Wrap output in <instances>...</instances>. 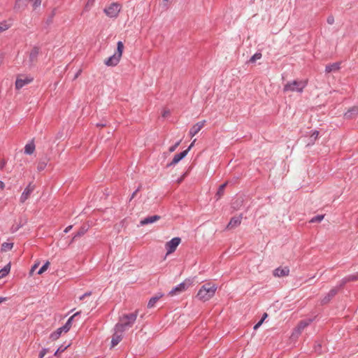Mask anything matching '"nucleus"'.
Listing matches in <instances>:
<instances>
[{
  "instance_id": "obj_1",
  "label": "nucleus",
  "mask_w": 358,
  "mask_h": 358,
  "mask_svg": "<svg viewBox=\"0 0 358 358\" xmlns=\"http://www.w3.org/2000/svg\"><path fill=\"white\" fill-rule=\"evenodd\" d=\"M138 315V311L133 313L123 315L120 318V322L115 325V329L117 331L123 333L127 329L131 327L135 322Z\"/></svg>"
},
{
  "instance_id": "obj_2",
  "label": "nucleus",
  "mask_w": 358,
  "mask_h": 358,
  "mask_svg": "<svg viewBox=\"0 0 358 358\" xmlns=\"http://www.w3.org/2000/svg\"><path fill=\"white\" fill-rule=\"evenodd\" d=\"M217 286L212 283H206L203 285L197 293V297L199 300L206 301L210 299L215 294Z\"/></svg>"
},
{
  "instance_id": "obj_3",
  "label": "nucleus",
  "mask_w": 358,
  "mask_h": 358,
  "mask_svg": "<svg viewBox=\"0 0 358 358\" xmlns=\"http://www.w3.org/2000/svg\"><path fill=\"white\" fill-rule=\"evenodd\" d=\"M123 43L122 41H118L117 43L116 52L112 56H110L106 60H105L104 64L108 66H115L117 65L121 59L123 52Z\"/></svg>"
},
{
  "instance_id": "obj_4",
  "label": "nucleus",
  "mask_w": 358,
  "mask_h": 358,
  "mask_svg": "<svg viewBox=\"0 0 358 358\" xmlns=\"http://www.w3.org/2000/svg\"><path fill=\"white\" fill-rule=\"evenodd\" d=\"M306 85L307 81L306 80H294L285 84L283 87V91L284 92H296L301 93Z\"/></svg>"
},
{
  "instance_id": "obj_5",
  "label": "nucleus",
  "mask_w": 358,
  "mask_h": 358,
  "mask_svg": "<svg viewBox=\"0 0 358 358\" xmlns=\"http://www.w3.org/2000/svg\"><path fill=\"white\" fill-rule=\"evenodd\" d=\"M121 4L117 2H114L110 3L108 7L105 8L103 12L108 17L110 18H115L118 16L119 13L121 10Z\"/></svg>"
},
{
  "instance_id": "obj_6",
  "label": "nucleus",
  "mask_w": 358,
  "mask_h": 358,
  "mask_svg": "<svg viewBox=\"0 0 358 358\" xmlns=\"http://www.w3.org/2000/svg\"><path fill=\"white\" fill-rule=\"evenodd\" d=\"M192 283V280L186 279L184 282L180 283L169 292V295L173 296L176 294L185 291Z\"/></svg>"
},
{
  "instance_id": "obj_7",
  "label": "nucleus",
  "mask_w": 358,
  "mask_h": 358,
  "mask_svg": "<svg viewBox=\"0 0 358 358\" xmlns=\"http://www.w3.org/2000/svg\"><path fill=\"white\" fill-rule=\"evenodd\" d=\"M180 242L181 239L179 237L173 238L171 241H168L165 244V248L166 249V255H169L175 252Z\"/></svg>"
},
{
  "instance_id": "obj_8",
  "label": "nucleus",
  "mask_w": 358,
  "mask_h": 358,
  "mask_svg": "<svg viewBox=\"0 0 358 358\" xmlns=\"http://www.w3.org/2000/svg\"><path fill=\"white\" fill-rule=\"evenodd\" d=\"M35 189V185L32 183H29L24 189L22 192L20 198V203H24L30 196V195L32 194L34 190Z\"/></svg>"
},
{
  "instance_id": "obj_9",
  "label": "nucleus",
  "mask_w": 358,
  "mask_h": 358,
  "mask_svg": "<svg viewBox=\"0 0 358 358\" xmlns=\"http://www.w3.org/2000/svg\"><path fill=\"white\" fill-rule=\"evenodd\" d=\"M28 3H31L34 8H37L41 3V0H16L15 8H20L23 6H26Z\"/></svg>"
},
{
  "instance_id": "obj_10",
  "label": "nucleus",
  "mask_w": 358,
  "mask_h": 358,
  "mask_svg": "<svg viewBox=\"0 0 358 358\" xmlns=\"http://www.w3.org/2000/svg\"><path fill=\"white\" fill-rule=\"evenodd\" d=\"M242 218H243L242 214H241L238 216H234V217H231L226 227L227 229H234V228L237 227L238 226H239L241 223Z\"/></svg>"
},
{
  "instance_id": "obj_11",
  "label": "nucleus",
  "mask_w": 358,
  "mask_h": 358,
  "mask_svg": "<svg viewBox=\"0 0 358 358\" xmlns=\"http://www.w3.org/2000/svg\"><path fill=\"white\" fill-rule=\"evenodd\" d=\"M33 81V78H29L27 76L23 78H17L15 81V87L17 90L22 88L24 85L31 83Z\"/></svg>"
},
{
  "instance_id": "obj_12",
  "label": "nucleus",
  "mask_w": 358,
  "mask_h": 358,
  "mask_svg": "<svg viewBox=\"0 0 358 358\" xmlns=\"http://www.w3.org/2000/svg\"><path fill=\"white\" fill-rule=\"evenodd\" d=\"M339 288L341 287H334L331 289L321 300V303L323 305L329 303L331 299L338 293Z\"/></svg>"
},
{
  "instance_id": "obj_13",
  "label": "nucleus",
  "mask_w": 358,
  "mask_h": 358,
  "mask_svg": "<svg viewBox=\"0 0 358 358\" xmlns=\"http://www.w3.org/2000/svg\"><path fill=\"white\" fill-rule=\"evenodd\" d=\"M187 153H188V150H185L178 154L175 155L172 161L169 164H168L166 166L169 167V166L176 165L180 160H182L184 157H185L186 155H187Z\"/></svg>"
},
{
  "instance_id": "obj_14",
  "label": "nucleus",
  "mask_w": 358,
  "mask_h": 358,
  "mask_svg": "<svg viewBox=\"0 0 358 358\" xmlns=\"http://www.w3.org/2000/svg\"><path fill=\"white\" fill-rule=\"evenodd\" d=\"M205 124H206V120H203V121L199 122L196 123L194 125H193L189 130V136L191 137H193L196 134H197L201 130V129L204 127Z\"/></svg>"
},
{
  "instance_id": "obj_15",
  "label": "nucleus",
  "mask_w": 358,
  "mask_h": 358,
  "mask_svg": "<svg viewBox=\"0 0 358 358\" xmlns=\"http://www.w3.org/2000/svg\"><path fill=\"white\" fill-rule=\"evenodd\" d=\"M289 268L287 266H285L283 268L278 267L273 271V275L275 277L281 278V277L287 276V275H289Z\"/></svg>"
},
{
  "instance_id": "obj_16",
  "label": "nucleus",
  "mask_w": 358,
  "mask_h": 358,
  "mask_svg": "<svg viewBox=\"0 0 358 358\" xmlns=\"http://www.w3.org/2000/svg\"><path fill=\"white\" fill-rule=\"evenodd\" d=\"M40 53V48L34 46L29 52V62L33 64L37 60V57Z\"/></svg>"
},
{
  "instance_id": "obj_17",
  "label": "nucleus",
  "mask_w": 358,
  "mask_h": 358,
  "mask_svg": "<svg viewBox=\"0 0 358 358\" xmlns=\"http://www.w3.org/2000/svg\"><path fill=\"white\" fill-rule=\"evenodd\" d=\"M159 219H160V216L157 215H152V216H149V217H147L143 219L142 220H141L140 224H141V225L143 226V225H146L148 224L154 223L155 222L158 221Z\"/></svg>"
},
{
  "instance_id": "obj_18",
  "label": "nucleus",
  "mask_w": 358,
  "mask_h": 358,
  "mask_svg": "<svg viewBox=\"0 0 358 358\" xmlns=\"http://www.w3.org/2000/svg\"><path fill=\"white\" fill-rule=\"evenodd\" d=\"M312 321L313 320L311 319H307L301 321L295 329L296 333L301 334V331L312 322Z\"/></svg>"
},
{
  "instance_id": "obj_19",
  "label": "nucleus",
  "mask_w": 358,
  "mask_h": 358,
  "mask_svg": "<svg viewBox=\"0 0 358 358\" xmlns=\"http://www.w3.org/2000/svg\"><path fill=\"white\" fill-rule=\"evenodd\" d=\"M115 331L111 340L112 347L117 345L122 341V333H121L120 331H117L115 329Z\"/></svg>"
},
{
  "instance_id": "obj_20",
  "label": "nucleus",
  "mask_w": 358,
  "mask_h": 358,
  "mask_svg": "<svg viewBox=\"0 0 358 358\" xmlns=\"http://www.w3.org/2000/svg\"><path fill=\"white\" fill-rule=\"evenodd\" d=\"M358 115V106H353L350 108L345 113V117L346 119H352Z\"/></svg>"
},
{
  "instance_id": "obj_21",
  "label": "nucleus",
  "mask_w": 358,
  "mask_h": 358,
  "mask_svg": "<svg viewBox=\"0 0 358 358\" xmlns=\"http://www.w3.org/2000/svg\"><path fill=\"white\" fill-rule=\"evenodd\" d=\"M79 314V313H75L73 315H72L71 317H70L68 320L66 321V322L65 323V324L62 327H61L62 329L64 331V333H66L68 332L71 327V325H72V322L73 320V318L77 316Z\"/></svg>"
},
{
  "instance_id": "obj_22",
  "label": "nucleus",
  "mask_w": 358,
  "mask_h": 358,
  "mask_svg": "<svg viewBox=\"0 0 358 358\" xmlns=\"http://www.w3.org/2000/svg\"><path fill=\"white\" fill-rule=\"evenodd\" d=\"M341 68L340 62H335L333 64H330L325 67V72L329 73L333 71H338Z\"/></svg>"
},
{
  "instance_id": "obj_23",
  "label": "nucleus",
  "mask_w": 358,
  "mask_h": 358,
  "mask_svg": "<svg viewBox=\"0 0 358 358\" xmlns=\"http://www.w3.org/2000/svg\"><path fill=\"white\" fill-rule=\"evenodd\" d=\"M35 144L34 140H31L29 143L24 146V153L27 155H31L35 151Z\"/></svg>"
},
{
  "instance_id": "obj_24",
  "label": "nucleus",
  "mask_w": 358,
  "mask_h": 358,
  "mask_svg": "<svg viewBox=\"0 0 358 358\" xmlns=\"http://www.w3.org/2000/svg\"><path fill=\"white\" fill-rule=\"evenodd\" d=\"M355 280H357V273L347 275L342 279L340 287H342L347 282Z\"/></svg>"
},
{
  "instance_id": "obj_25",
  "label": "nucleus",
  "mask_w": 358,
  "mask_h": 358,
  "mask_svg": "<svg viewBox=\"0 0 358 358\" xmlns=\"http://www.w3.org/2000/svg\"><path fill=\"white\" fill-rule=\"evenodd\" d=\"M63 332H64V331L62 329L61 327H59L55 331L52 332L50 335V338L52 341H56L60 337L61 334Z\"/></svg>"
},
{
  "instance_id": "obj_26",
  "label": "nucleus",
  "mask_w": 358,
  "mask_h": 358,
  "mask_svg": "<svg viewBox=\"0 0 358 358\" xmlns=\"http://www.w3.org/2000/svg\"><path fill=\"white\" fill-rule=\"evenodd\" d=\"M10 271V263L7 264L2 269L0 270V279L6 276Z\"/></svg>"
},
{
  "instance_id": "obj_27",
  "label": "nucleus",
  "mask_w": 358,
  "mask_h": 358,
  "mask_svg": "<svg viewBox=\"0 0 358 358\" xmlns=\"http://www.w3.org/2000/svg\"><path fill=\"white\" fill-rule=\"evenodd\" d=\"M162 296V294H160L159 296H155L152 297L148 303V307L149 308H151L155 306V303L158 301V300Z\"/></svg>"
},
{
  "instance_id": "obj_28",
  "label": "nucleus",
  "mask_w": 358,
  "mask_h": 358,
  "mask_svg": "<svg viewBox=\"0 0 358 358\" xmlns=\"http://www.w3.org/2000/svg\"><path fill=\"white\" fill-rule=\"evenodd\" d=\"M87 231V228L85 227H82L73 236V241L77 238L78 237H80L83 236Z\"/></svg>"
},
{
  "instance_id": "obj_29",
  "label": "nucleus",
  "mask_w": 358,
  "mask_h": 358,
  "mask_svg": "<svg viewBox=\"0 0 358 358\" xmlns=\"http://www.w3.org/2000/svg\"><path fill=\"white\" fill-rule=\"evenodd\" d=\"M13 247V243H3L1 244V250L6 252L10 250Z\"/></svg>"
},
{
  "instance_id": "obj_30",
  "label": "nucleus",
  "mask_w": 358,
  "mask_h": 358,
  "mask_svg": "<svg viewBox=\"0 0 358 358\" xmlns=\"http://www.w3.org/2000/svg\"><path fill=\"white\" fill-rule=\"evenodd\" d=\"M227 185V182L221 185L217 192L216 195L218 196L217 199H219L220 196H222L224 194V188Z\"/></svg>"
},
{
  "instance_id": "obj_31",
  "label": "nucleus",
  "mask_w": 358,
  "mask_h": 358,
  "mask_svg": "<svg viewBox=\"0 0 358 358\" xmlns=\"http://www.w3.org/2000/svg\"><path fill=\"white\" fill-rule=\"evenodd\" d=\"M324 217V215H317L311 218L310 223L320 222Z\"/></svg>"
},
{
  "instance_id": "obj_32",
  "label": "nucleus",
  "mask_w": 358,
  "mask_h": 358,
  "mask_svg": "<svg viewBox=\"0 0 358 358\" xmlns=\"http://www.w3.org/2000/svg\"><path fill=\"white\" fill-rule=\"evenodd\" d=\"M262 53H261V52H256L255 55H253L250 57V60H249V62H250V63H254V62H255L257 59H261V58H262Z\"/></svg>"
},
{
  "instance_id": "obj_33",
  "label": "nucleus",
  "mask_w": 358,
  "mask_h": 358,
  "mask_svg": "<svg viewBox=\"0 0 358 358\" xmlns=\"http://www.w3.org/2000/svg\"><path fill=\"white\" fill-rule=\"evenodd\" d=\"M49 265H50V262H46L43 266L42 267L38 270V274L41 275L42 274L43 272H45L49 267Z\"/></svg>"
},
{
  "instance_id": "obj_34",
  "label": "nucleus",
  "mask_w": 358,
  "mask_h": 358,
  "mask_svg": "<svg viewBox=\"0 0 358 358\" xmlns=\"http://www.w3.org/2000/svg\"><path fill=\"white\" fill-rule=\"evenodd\" d=\"M318 136H319V131L317 130H315L310 137V141L312 143H314V142L318 138Z\"/></svg>"
},
{
  "instance_id": "obj_35",
  "label": "nucleus",
  "mask_w": 358,
  "mask_h": 358,
  "mask_svg": "<svg viewBox=\"0 0 358 358\" xmlns=\"http://www.w3.org/2000/svg\"><path fill=\"white\" fill-rule=\"evenodd\" d=\"M69 346V345H65V346H64V345H61L60 347H59V348H57V350H56V352H55L54 355H55V356H57V355H58V354H59V352H64V350H66Z\"/></svg>"
},
{
  "instance_id": "obj_36",
  "label": "nucleus",
  "mask_w": 358,
  "mask_h": 358,
  "mask_svg": "<svg viewBox=\"0 0 358 358\" xmlns=\"http://www.w3.org/2000/svg\"><path fill=\"white\" fill-rule=\"evenodd\" d=\"M9 27L10 26L8 25L6 22H1L0 24V33L8 29Z\"/></svg>"
},
{
  "instance_id": "obj_37",
  "label": "nucleus",
  "mask_w": 358,
  "mask_h": 358,
  "mask_svg": "<svg viewBox=\"0 0 358 358\" xmlns=\"http://www.w3.org/2000/svg\"><path fill=\"white\" fill-rule=\"evenodd\" d=\"M48 352V348H43L41 350V352H39L38 358H43Z\"/></svg>"
},
{
  "instance_id": "obj_38",
  "label": "nucleus",
  "mask_w": 358,
  "mask_h": 358,
  "mask_svg": "<svg viewBox=\"0 0 358 358\" xmlns=\"http://www.w3.org/2000/svg\"><path fill=\"white\" fill-rule=\"evenodd\" d=\"M46 166L45 162H39L37 166L38 171H43Z\"/></svg>"
},
{
  "instance_id": "obj_39",
  "label": "nucleus",
  "mask_w": 358,
  "mask_h": 358,
  "mask_svg": "<svg viewBox=\"0 0 358 358\" xmlns=\"http://www.w3.org/2000/svg\"><path fill=\"white\" fill-rule=\"evenodd\" d=\"M327 22L329 24H333L334 23V16L329 15L327 17Z\"/></svg>"
},
{
  "instance_id": "obj_40",
  "label": "nucleus",
  "mask_w": 358,
  "mask_h": 358,
  "mask_svg": "<svg viewBox=\"0 0 358 358\" xmlns=\"http://www.w3.org/2000/svg\"><path fill=\"white\" fill-rule=\"evenodd\" d=\"M92 295V292H87L85 294H83L82 296L79 297L80 300H83L85 297L90 296Z\"/></svg>"
},
{
  "instance_id": "obj_41",
  "label": "nucleus",
  "mask_w": 358,
  "mask_h": 358,
  "mask_svg": "<svg viewBox=\"0 0 358 358\" xmlns=\"http://www.w3.org/2000/svg\"><path fill=\"white\" fill-rule=\"evenodd\" d=\"M180 143V141H178V142H177L174 145H173V146L170 147V148H169V151H170L171 152H172L175 151V150L176 149V148L179 145Z\"/></svg>"
},
{
  "instance_id": "obj_42",
  "label": "nucleus",
  "mask_w": 358,
  "mask_h": 358,
  "mask_svg": "<svg viewBox=\"0 0 358 358\" xmlns=\"http://www.w3.org/2000/svg\"><path fill=\"white\" fill-rule=\"evenodd\" d=\"M264 322V318H262V320L260 321H259L255 326H254V329L256 330Z\"/></svg>"
},
{
  "instance_id": "obj_43",
  "label": "nucleus",
  "mask_w": 358,
  "mask_h": 358,
  "mask_svg": "<svg viewBox=\"0 0 358 358\" xmlns=\"http://www.w3.org/2000/svg\"><path fill=\"white\" fill-rule=\"evenodd\" d=\"M141 186H139L131 194L130 200L133 199L136 196V193L141 189Z\"/></svg>"
},
{
  "instance_id": "obj_44",
  "label": "nucleus",
  "mask_w": 358,
  "mask_h": 358,
  "mask_svg": "<svg viewBox=\"0 0 358 358\" xmlns=\"http://www.w3.org/2000/svg\"><path fill=\"white\" fill-rule=\"evenodd\" d=\"M38 264H35L32 267H31V269L30 271V273H32L34 272V271L38 267Z\"/></svg>"
},
{
  "instance_id": "obj_45",
  "label": "nucleus",
  "mask_w": 358,
  "mask_h": 358,
  "mask_svg": "<svg viewBox=\"0 0 358 358\" xmlns=\"http://www.w3.org/2000/svg\"><path fill=\"white\" fill-rule=\"evenodd\" d=\"M72 229V225H69L64 229V233H68Z\"/></svg>"
},
{
  "instance_id": "obj_46",
  "label": "nucleus",
  "mask_w": 358,
  "mask_h": 358,
  "mask_svg": "<svg viewBox=\"0 0 358 358\" xmlns=\"http://www.w3.org/2000/svg\"><path fill=\"white\" fill-rule=\"evenodd\" d=\"M196 141V139L193 141V142L190 144V145L188 147L187 150H188V152L190 150V149L193 147L194 142Z\"/></svg>"
},
{
  "instance_id": "obj_47",
  "label": "nucleus",
  "mask_w": 358,
  "mask_h": 358,
  "mask_svg": "<svg viewBox=\"0 0 358 358\" xmlns=\"http://www.w3.org/2000/svg\"><path fill=\"white\" fill-rule=\"evenodd\" d=\"M4 187H5L4 183H3L1 180H0V189H3V188H4Z\"/></svg>"
},
{
  "instance_id": "obj_48",
  "label": "nucleus",
  "mask_w": 358,
  "mask_h": 358,
  "mask_svg": "<svg viewBox=\"0 0 358 358\" xmlns=\"http://www.w3.org/2000/svg\"><path fill=\"white\" fill-rule=\"evenodd\" d=\"M7 300L6 297H0V303H1L3 301H6Z\"/></svg>"
},
{
  "instance_id": "obj_49",
  "label": "nucleus",
  "mask_w": 358,
  "mask_h": 358,
  "mask_svg": "<svg viewBox=\"0 0 358 358\" xmlns=\"http://www.w3.org/2000/svg\"><path fill=\"white\" fill-rule=\"evenodd\" d=\"M106 125V123L96 124V127H103Z\"/></svg>"
},
{
  "instance_id": "obj_50",
  "label": "nucleus",
  "mask_w": 358,
  "mask_h": 358,
  "mask_svg": "<svg viewBox=\"0 0 358 358\" xmlns=\"http://www.w3.org/2000/svg\"><path fill=\"white\" fill-rule=\"evenodd\" d=\"M163 1L166 3H171L172 1V0H163Z\"/></svg>"
},
{
  "instance_id": "obj_51",
  "label": "nucleus",
  "mask_w": 358,
  "mask_h": 358,
  "mask_svg": "<svg viewBox=\"0 0 358 358\" xmlns=\"http://www.w3.org/2000/svg\"><path fill=\"white\" fill-rule=\"evenodd\" d=\"M266 317H267V314L264 313L262 318H264V320Z\"/></svg>"
},
{
  "instance_id": "obj_52",
  "label": "nucleus",
  "mask_w": 358,
  "mask_h": 358,
  "mask_svg": "<svg viewBox=\"0 0 358 358\" xmlns=\"http://www.w3.org/2000/svg\"><path fill=\"white\" fill-rule=\"evenodd\" d=\"M317 348L319 350L321 348V345H318V346L317 347Z\"/></svg>"
},
{
  "instance_id": "obj_53",
  "label": "nucleus",
  "mask_w": 358,
  "mask_h": 358,
  "mask_svg": "<svg viewBox=\"0 0 358 358\" xmlns=\"http://www.w3.org/2000/svg\"><path fill=\"white\" fill-rule=\"evenodd\" d=\"M166 112H164V113L163 114V116L164 117V116H166Z\"/></svg>"
},
{
  "instance_id": "obj_54",
  "label": "nucleus",
  "mask_w": 358,
  "mask_h": 358,
  "mask_svg": "<svg viewBox=\"0 0 358 358\" xmlns=\"http://www.w3.org/2000/svg\"><path fill=\"white\" fill-rule=\"evenodd\" d=\"M3 166H4V163L1 164V167L3 168Z\"/></svg>"
},
{
  "instance_id": "obj_55",
  "label": "nucleus",
  "mask_w": 358,
  "mask_h": 358,
  "mask_svg": "<svg viewBox=\"0 0 358 358\" xmlns=\"http://www.w3.org/2000/svg\"><path fill=\"white\" fill-rule=\"evenodd\" d=\"M319 350L315 347V351H318Z\"/></svg>"
},
{
  "instance_id": "obj_56",
  "label": "nucleus",
  "mask_w": 358,
  "mask_h": 358,
  "mask_svg": "<svg viewBox=\"0 0 358 358\" xmlns=\"http://www.w3.org/2000/svg\"><path fill=\"white\" fill-rule=\"evenodd\" d=\"M357 280H358V273H357Z\"/></svg>"
}]
</instances>
